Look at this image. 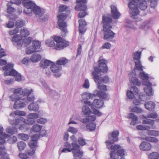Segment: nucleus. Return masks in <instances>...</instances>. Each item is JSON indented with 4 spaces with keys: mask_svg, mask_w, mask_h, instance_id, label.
I'll return each instance as SVG.
<instances>
[{
    "mask_svg": "<svg viewBox=\"0 0 159 159\" xmlns=\"http://www.w3.org/2000/svg\"><path fill=\"white\" fill-rule=\"evenodd\" d=\"M32 91V89L29 90L25 89L24 91L21 88L15 89L13 92V94L10 95L9 98L12 102H14L13 107L15 109L22 108L25 106V98H22L20 96L23 95L24 96H29L31 94Z\"/></svg>",
    "mask_w": 159,
    "mask_h": 159,
    "instance_id": "f257e3e1",
    "label": "nucleus"
},
{
    "mask_svg": "<svg viewBox=\"0 0 159 159\" xmlns=\"http://www.w3.org/2000/svg\"><path fill=\"white\" fill-rule=\"evenodd\" d=\"M98 66L94 68V71L92 72L93 79L96 83L100 82L107 84L109 81V79L107 76L104 77H100L98 75L99 73L101 72L106 73L108 70L107 66V61L104 59L99 58L98 61Z\"/></svg>",
    "mask_w": 159,
    "mask_h": 159,
    "instance_id": "f03ea898",
    "label": "nucleus"
},
{
    "mask_svg": "<svg viewBox=\"0 0 159 159\" xmlns=\"http://www.w3.org/2000/svg\"><path fill=\"white\" fill-rule=\"evenodd\" d=\"M53 40L48 39L46 42V44L53 49L57 50H63L69 45V43L63 38L56 35L52 37Z\"/></svg>",
    "mask_w": 159,
    "mask_h": 159,
    "instance_id": "7ed1b4c3",
    "label": "nucleus"
},
{
    "mask_svg": "<svg viewBox=\"0 0 159 159\" xmlns=\"http://www.w3.org/2000/svg\"><path fill=\"white\" fill-rule=\"evenodd\" d=\"M128 6L129 14L132 16H135L139 14V7L141 10H144L147 8L148 4L143 0H133L128 3Z\"/></svg>",
    "mask_w": 159,
    "mask_h": 159,
    "instance_id": "20e7f679",
    "label": "nucleus"
},
{
    "mask_svg": "<svg viewBox=\"0 0 159 159\" xmlns=\"http://www.w3.org/2000/svg\"><path fill=\"white\" fill-rule=\"evenodd\" d=\"M112 21L111 18L105 15L103 16L102 22L103 23V38L104 39L108 40L112 39L115 37V33L111 30L112 26L110 24Z\"/></svg>",
    "mask_w": 159,
    "mask_h": 159,
    "instance_id": "39448f33",
    "label": "nucleus"
},
{
    "mask_svg": "<svg viewBox=\"0 0 159 159\" xmlns=\"http://www.w3.org/2000/svg\"><path fill=\"white\" fill-rule=\"evenodd\" d=\"M65 148L61 150L62 152L66 153L72 152L75 157H81L83 152L80 150L79 145L76 143H72L71 144L66 142L64 143Z\"/></svg>",
    "mask_w": 159,
    "mask_h": 159,
    "instance_id": "423d86ee",
    "label": "nucleus"
},
{
    "mask_svg": "<svg viewBox=\"0 0 159 159\" xmlns=\"http://www.w3.org/2000/svg\"><path fill=\"white\" fill-rule=\"evenodd\" d=\"M23 4L25 8L24 12L26 14L30 15L33 11L36 16H41L42 15L40 8L32 2H23Z\"/></svg>",
    "mask_w": 159,
    "mask_h": 159,
    "instance_id": "0eeeda50",
    "label": "nucleus"
},
{
    "mask_svg": "<svg viewBox=\"0 0 159 159\" xmlns=\"http://www.w3.org/2000/svg\"><path fill=\"white\" fill-rule=\"evenodd\" d=\"M66 13V14L64 13L58 14L57 16L58 18V25L59 27V28L64 33V34L62 35L63 36H65L66 34L68 32L67 29V25L64 20L66 19L68 15L70 13V11L67 10Z\"/></svg>",
    "mask_w": 159,
    "mask_h": 159,
    "instance_id": "6e6552de",
    "label": "nucleus"
},
{
    "mask_svg": "<svg viewBox=\"0 0 159 159\" xmlns=\"http://www.w3.org/2000/svg\"><path fill=\"white\" fill-rule=\"evenodd\" d=\"M13 65L11 64H8L2 68V69L5 71L4 75L5 76L11 75L15 77L16 80L20 82L21 79V76L14 69H12Z\"/></svg>",
    "mask_w": 159,
    "mask_h": 159,
    "instance_id": "1a4fd4ad",
    "label": "nucleus"
},
{
    "mask_svg": "<svg viewBox=\"0 0 159 159\" xmlns=\"http://www.w3.org/2000/svg\"><path fill=\"white\" fill-rule=\"evenodd\" d=\"M97 86L100 90L97 92V96L101 98L104 99H107V96L105 93L107 90V86L99 82H98Z\"/></svg>",
    "mask_w": 159,
    "mask_h": 159,
    "instance_id": "9d476101",
    "label": "nucleus"
},
{
    "mask_svg": "<svg viewBox=\"0 0 159 159\" xmlns=\"http://www.w3.org/2000/svg\"><path fill=\"white\" fill-rule=\"evenodd\" d=\"M32 47L28 48L26 49V53L28 54H31L35 52H39L37 49H39L41 47L40 43L37 41H34L32 43Z\"/></svg>",
    "mask_w": 159,
    "mask_h": 159,
    "instance_id": "9b49d317",
    "label": "nucleus"
},
{
    "mask_svg": "<svg viewBox=\"0 0 159 159\" xmlns=\"http://www.w3.org/2000/svg\"><path fill=\"white\" fill-rule=\"evenodd\" d=\"M84 103L85 104L91 106L92 108H95L98 109L102 107L104 104L103 100L98 99L94 100L92 103L89 101H85Z\"/></svg>",
    "mask_w": 159,
    "mask_h": 159,
    "instance_id": "f8f14e48",
    "label": "nucleus"
},
{
    "mask_svg": "<svg viewBox=\"0 0 159 159\" xmlns=\"http://www.w3.org/2000/svg\"><path fill=\"white\" fill-rule=\"evenodd\" d=\"M119 134V131L117 130L114 131L111 133H109L108 135L109 138L110 139V136H111L113 139L112 140L113 142L109 140L107 141L106 142V143L107 146H108L110 145L113 143L114 142L117 141L118 140V136Z\"/></svg>",
    "mask_w": 159,
    "mask_h": 159,
    "instance_id": "ddd939ff",
    "label": "nucleus"
},
{
    "mask_svg": "<svg viewBox=\"0 0 159 159\" xmlns=\"http://www.w3.org/2000/svg\"><path fill=\"white\" fill-rule=\"evenodd\" d=\"M75 10L78 11H83V12H80L78 15V17L79 18L83 17L87 15V13L85 11L87 9V6L84 4L81 3L79 5H77L75 7Z\"/></svg>",
    "mask_w": 159,
    "mask_h": 159,
    "instance_id": "4468645a",
    "label": "nucleus"
},
{
    "mask_svg": "<svg viewBox=\"0 0 159 159\" xmlns=\"http://www.w3.org/2000/svg\"><path fill=\"white\" fill-rule=\"evenodd\" d=\"M78 22L79 24V32L81 34H84L87 30L86 26L87 25V24L85 20L83 19H80L79 20Z\"/></svg>",
    "mask_w": 159,
    "mask_h": 159,
    "instance_id": "2eb2a0df",
    "label": "nucleus"
},
{
    "mask_svg": "<svg viewBox=\"0 0 159 159\" xmlns=\"http://www.w3.org/2000/svg\"><path fill=\"white\" fill-rule=\"evenodd\" d=\"M131 90L132 91L128 90L126 94L127 98L130 99H133L134 97V94L138 96L139 93L138 89L135 86L132 87Z\"/></svg>",
    "mask_w": 159,
    "mask_h": 159,
    "instance_id": "dca6fc26",
    "label": "nucleus"
},
{
    "mask_svg": "<svg viewBox=\"0 0 159 159\" xmlns=\"http://www.w3.org/2000/svg\"><path fill=\"white\" fill-rule=\"evenodd\" d=\"M22 39V37L20 35H16L12 38L11 41L14 44H16L18 47H20L23 44Z\"/></svg>",
    "mask_w": 159,
    "mask_h": 159,
    "instance_id": "f3484780",
    "label": "nucleus"
},
{
    "mask_svg": "<svg viewBox=\"0 0 159 159\" xmlns=\"http://www.w3.org/2000/svg\"><path fill=\"white\" fill-rule=\"evenodd\" d=\"M51 66L50 67L51 70L55 74V76L57 77L60 76L61 75V74L59 72L61 69V67L57 66L56 63L55 64L53 62L52 64H51Z\"/></svg>",
    "mask_w": 159,
    "mask_h": 159,
    "instance_id": "a211bd4d",
    "label": "nucleus"
},
{
    "mask_svg": "<svg viewBox=\"0 0 159 159\" xmlns=\"http://www.w3.org/2000/svg\"><path fill=\"white\" fill-rule=\"evenodd\" d=\"M143 84L146 86L144 88V91L146 94L149 96L153 95V93L152 88V84L149 81L143 82Z\"/></svg>",
    "mask_w": 159,
    "mask_h": 159,
    "instance_id": "6ab92c4d",
    "label": "nucleus"
},
{
    "mask_svg": "<svg viewBox=\"0 0 159 159\" xmlns=\"http://www.w3.org/2000/svg\"><path fill=\"white\" fill-rule=\"evenodd\" d=\"M139 148L141 150L144 151L150 150L152 148V145L149 143L145 141L141 142L139 145Z\"/></svg>",
    "mask_w": 159,
    "mask_h": 159,
    "instance_id": "aec40b11",
    "label": "nucleus"
},
{
    "mask_svg": "<svg viewBox=\"0 0 159 159\" xmlns=\"http://www.w3.org/2000/svg\"><path fill=\"white\" fill-rule=\"evenodd\" d=\"M111 12L112 18L116 19L119 18L120 16V14L118 11L115 6L112 5L111 6Z\"/></svg>",
    "mask_w": 159,
    "mask_h": 159,
    "instance_id": "412c9836",
    "label": "nucleus"
},
{
    "mask_svg": "<svg viewBox=\"0 0 159 159\" xmlns=\"http://www.w3.org/2000/svg\"><path fill=\"white\" fill-rule=\"evenodd\" d=\"M108 147V146H107ZM121 148V147L119 144H115L111 145L110 148L108 147V149H110L111 151L110 153V157L112 158L116 155L115 151Z\"/></svg>",
    "mask_w": 159,
    "mask_h": 159,
    "instance_id": "4be33fe9",
    "label": "nucleus"
},
{
    "mask_svg": "<svg viewBox=\"0 0 159 159\" xmlns=\"http://www.w3.org/2000/svg\"><path fill=\"white\" fill-rule=\"evenodd\" d=\"M52 63V62L45 60L44 61H41L40 63V67L43 68H47L48 66H51Z\"/></svg>",
    "mask_w": 159,
    "mask_h": 159,
    "instance_id": "5701e85b",
    "label": "nucleus"
},
{
    "mask_svg": "<svg viewBox=\"0 0 159 159\" xmlns=\"http://www.w3.org/2000/svg\"><path fill=\"white\" fill-rule=\"evenodd\" d=\"M145 107L147 110L151 111L153 110L155 106V103L152 101L146 102L145 103Z\"/></svg>",
    "mask_w": 159,
    "mask_h": 159,
    "instance_id": "b1692460",
    "label": "nucleus"
},
{
    "mask_svg": "<svg viewBox=\"0 0 159 159\" xmlns=\"http://www.w3.org/2000/svg\"><path fill=\"white\" fill-rule=\"evenodd\" d=\"M68 62V60L65 57H62L58 60L56 62L57 65L60 67L61 65H65Z\"/></svg>",
    "mask_w": 159,
    "mask_h": 159,
    "instance_id": "393cba45",
    "label": "nucleus"
},
{
    "mask_svg": "<svg viewBox=\"0 0 159 159\" xmlns=\"http://www.w3.org/2000/svg\"><path fill=\"white\" fill-rule=\"evenodd\" d=\"M128 118L131 119L132 120V121L130 123L131 125H135L136 123V121L138 120V118L137 116L132 113H129L128 115Z\"/></svg>",
    "mask_w": 159,
    "mask_h": 159,
    "instance_id": "a878e982",
    "label": "nucleus"
},
{
    "mask_svg": "<svg viewBox=\"0 0 159 159\" xmlns=\"http://www.w3.org/2000/svg\"><path fill=\"white\" fill-rule=\"evenodd\" d=\"M28 108L30 111H37L39 110V107L36 103L32 102L28 106Z\"/></svg>",
    "mask_w": 159,
    "mask_h": 159,
    "instance_id": "bb28decb",
    "label": "nucleus"
},
{
    "mask_svg": "<svg viewBox=\"0 0 159 159\" xmlns=\"http://www.w3.org/2000/svg\"><path fill=\"white\" fill-rule=\"evenodd\" d=\"M41 58V56L40 55L35 53L32 56L30 60L32 62H36L40 61Z\"/></svg>",
    "mask_w": 159,
    "mask_h": 159,
    "instance_id": "cd10ccee",
    "label": "nucleus"
},
{
    "mask_svg": "<svg viewBox=\"0 0 159 159\" xmlns=\"http://www.w3.org/2000/svg\"><path fill=\"white\" fill-rule=\"evenodd\" d=\"M8 137V135L6 134L0 135V147H4L3 144L5 143V139L7 138Z\"/></svg>",
    "mask_w": 159,
    "mask_h": 159,
    "instance_id": "c85d7f7f",
    "label": "nucleus"
},
{
    "mask_svg": "<svg viewBox=\"0 0 159 159\" xmlns=\"http://www.w3.org/2000/svg\"><path fill=\"white\" fill-rule=\"evenodd\" d=\"M20 34L22 37H25L29 35L30 32L26 29L23 28L21 29Z\"/></svg>",
    "mask_w": 159,
    "mask_h": 159,
    "instance_id": "c756f323",
    "label": "nucleus"
},
{
    "mask_svg": "<svg viewBox=\"0 0 159 159\" xmlns=\"http://www.w3.org/2000/svg\"><path fill=\"white\" fill-rule=\"evenodd\" d=\"M149 159H159V154L156 152L150 153L148 156Z\"/></svg>",
    "mask_w": 159,
    "mask_h": 159,
    "instance_id": "7c9ffc66",
    "label": "nucleus"
},
{
    "mask_svg": "<svg viewBox=\"0 0 159 159\" xmlns=\"http://www.w3.org/2000/svg\"><path fill=\"white\" fill-rule=\"evenodd\" d=\"M20 120L22 121L23 120V122L25 124L29 125H32L35 122V121L34 120H31L30 119L28 118L27 119H25L22 117H21L20 118Z\"/></svg>",
    "mask_w": 159,
    "mask_h": 159,
    "instance_id": "2f4dec72",
    "label": "nucleus"
},
{
    "mask_svg": "<svg viewBox=\"0 0 159 159\" xmlns=\"http://www.w3.org/2000/svg\"><path fill=\"white\" fill-rule=\"evenodd\" d=\"M82 110L84 114L86 115H89L91 113V111L89 108L86 106H84L82 107Z\"/></svg>",
    "mask_w": 159,
    "mask_h": 159,
    "instance_id": "473e14b6",
    "label": "nucleus"
},
{
    "mask_svg": "<svg viewBox=\"0 0 159 159\" xmlns=\"http://www.w3.org/2000/svg\"><path fill=\"white\" fill-rule=\"evenodd\" d=\"M86 127L89 131H93L95 129L96 124L94 122L88 123L86 125Z\"/></svg>",
    "mask_w": 159,
    "mask_h": 159,
    "instance_id": "72a5a7b5",
    "label": "nucleus"
},
{
    "mask_svg": "<svg viewBox=\"0 0 159 159\" xmlns=\"http://www.w3.org/2000/svg\"><path fill=\"white\" fill-rule=\"evenodd\" d=\"M6 131L10 134H13L17 132V130L15 127H9L7 129Z\"/></svg>",
    "mask_w": 159,
    "mask_h": 159,
    "instance_id": "f704fd0d",
    "label": "nucleus"
},
{
    "mask_svg": "<svg viewBox=\"0 0 159 159\" xmlns=\"http://www.w3.org/2000/svg\"><path fill=\"white\" fill-rule=\"evenodd\" d=\"M131 81L134 85L140 86L141 84V81L135 77H132L131 79Z\"/></svg>",
    "mask_w": 159,
    "mask_h": 159,
    "instance_id": "c9c22d12",
    "label": "nucleus"
},
{
    "mask_svg": "<svg viewBox=\"0 0 159 159\" xmlns=\"http://www.w3.org/2000/svg\"><path fill=\"white\" fill-rule=\"evenodd\" d=\"M17 145L18 148L20 151L23 150L26 146L25 143L24 142L22 141L18 142Z\"/></svg>",
    "mask_w": 159,
    "mask_h": 159,
    "instance_id": "e433bc0d",
    "label": "nucleus"
},
{
    "mask_svg": "<svg viewBox=\"0 0 159 159\" xmlns=\"http://www.w3.org/2000/svg\"><path fill=\"white\" fill-rule=\"evenodd\" d=\"M11 2H8L7 4V12L9 14L12 13L14 11V8L11 7V5L12 4Z\"/></svg>",
    "mask_w": 159,
    "mask_h": 159,
    "instance_id": "4c0bfd02",
    "label": "nucleus"
},
{
    "mask_svg": "<svg viewBox=\"0 0 159 159\" xmlns=\"http://www.w3.org/2000/svg\"><path fill=\"white\" fill-rule=\"evenodd\" d=\"M144 118L146 119L147 118H156L158 116L156 112H153L148 114L147 115V116H145L144 115L142 116Z\"/></svg>",
    "mask_w": 159,
    "mask_h": 159,
    "instance_id": "58836bf2",
    "label": "nucleus"
},
{
    "mask_svg": "<svg viewBox=\"0 0 159 159\" xmlns=\"http://www.w3.org/2000/svg\"><path fill=\"white\" fill-rule=\"evenodd\" d=\"M42 126L37 124L34 125L32 128V130L34 132H38L40 131L42 129Z\"/></svg>",
    "mask_w": 159,
    "mask_h": 159,
    "instance_id": "ea45409f",
    "label": "nucleus"
},
{
    "mask_svg": "<svg viewBox=\"0 0 159 159\" xmlns=\"http://www.w3.org/2000/svg\"><path fill=\"white\" fill-rule=\"evenodd\" d=\"M17 137L19 139L24 141H26L29 139L28 135L24 134H18Z\"/></svg>",
    "mask_w": 159,
    "mask_h": 159,
    "instance_id": "a19ab883",
    "label": "nucleus"
},
{
    "mask_svg": "<svg viewBox=\"0 0 159 159\" xmlns=\"http://www.w3.org/2000/svg\"><path fill=\"white\" fill-rule=\"evenodd\" d=\"M27 116L28 119L34 120L38 118L39 115L35 113H31L29 114Z\"/></svg>",
    "mask_w": 159,
    "mask_h": 159,
    "instance_id": "79ce46f5",
    "label": "nucleus"
},
{
    "mask_svg": "<svg viewBox=\"0 0 159 159\" xmlns=\"http://www.w3.org/2000/svg\"><path fill=\"white\" fill-rule=\"evenodd\" d=\"M145 140L150 142L157 143L158 142V140L156 138L150 137H146Z\"/></svg>",
    "mask_w": 159,
    "mask_h": 159,
    "instance_id": "37998d69",
    "label": "nucleus"
},
{
    "mask_svg": "<svg viewBox=\"0 0 159 159\" xmlns=\"http://www.w3.org/2000/svg\"><path fill=\"white\" fill-rule=\"evenodd\" d=\"M130 111L132 112H136L138 113H141L143 111L142 109L137 107H134Z\"/></svg>",
    "mask_w": 159,
    "mask_h": 159,
    "instance_id": "c03bdc74",
    "label": "nucleus"
},
{
    "mask_svg": "<svg viewBox=\"0 0 159 159\" xmlns=\"http://www.w3.org/2000/svg\"><path fill=\"white\" fill-rule=\"evenodd\" d=\"M135 67L137 70L139 71L143 70V66L141 64V62L140 60L138 61L137 62H135Z\"/></svg>",
    "mask_w": 159,
    "mask_h": 159,
    "instance_id": "a18cd8bd",
    "label": "nucleus"
},
{
    "mask_svg": "<svg viewBox=\"0 0 159 159\" xmlns=\"http://www.w3.org/2000/svg\"><path fill=\"white\" fill-rule=\"evenodd\" d=\"M29 145L32 149L35 148L37 146V141L31 139L29 143Z\"/></svg>",
    "mask_w": 159,
    "mask_h": 159,
    "instance_id": "49530a36",
    "label": "nucleus"
},
{
    "mask_svg": "<svg viewBox=\"0 0 159 159\" xmlns=\"http://www.w3.org/2000/svg\"><path fill=\"white\" fill-rule=\"evenodd\" d=\"M25 22L23 20H19L16 21V26L18 29L24 26Z\"/></svg>",
    "mask_w": 159,
    "mask_h": 159,
    "instance_id": "de8ad7c7",
    "label": "nucleus"
},
{
    "mask_svg": "<svg viewBox=\"0 0 159 159\" xmlns=\"http://www.w3.org/2000/svg\"><path fill=\"white\" fill-rule=\"evenodd\" d=\"M136 128L138 130H148L150 129V127L147 125L143 126L142 125H139L137 126Z\"/></svg>",
    "mask_w": 159,
    "mask_h": 159,
    "instance_id": "09e8293b",
    "label": "nucleus"
},
{
    "mask_svg": "<svg viewBox=\"0 0 159 159\" xmlns=\"http://www.w3.org/2000/svg\"><path fill=\"white\" fill-rule=\"evenodd\" d=\"M142 123L143 124H150L153 126L154 124V120L151 119L144 120Z\"/></svg>",
    "mask_w": 159,
    "mask_h": 159,
    "instance_id": "8fccbe9b",
    "label": "nucleus"
},
{
    "mask_svg": "<svg viewBox=\"0 0 159 159\" xmlns=\"http://www.w3.org/2000/svg\"><path fill=\"white\" fill-rule=\"evenodd\" d=\"M139 76L141 79L143 80H148L149 79V77L148 75L143 72L140 73L139 74Z\"/></svg>",
    "mask_w": 159,
    "mask_h": 159,
    "instance_id": "3c124183",
    "label": "nucleus"
},
{
    "mask_svg": "<svg viewBox=\"0 0 159 159\" xmlns=\"http://www.w3.org/2000/svg\"><path fill=\"white\" fill-rule=\"evenodd\" d=\"M91 94L86 92L83 93L82 95V98L84 100H87L90 98Z\"/></svg>",
    "mask_w": 159,
    "mask_h": 159,
    "instance_id": "603ef678",
    "label": "nucleus"
},
{
    "mask_svg": "<svg viewBox=\"0 0 159 159\" xmlns=\"http://www.w3.org/2000/svg\"><path fill=\"white\" fill-rule=\"evenodd\" d=\"M148 134L150 135L157 136L159 135V131L154 130H149Z\"/></svg>",
    "mask_w": 159,
    "mask_h": 159,
    "instance_id": "864d4df0",
    "label": "nucleus"
},
{
    "mask_svg": "<svg viewBox=\"0 0 159 159\" xmlns=\"http://www.w3.org/2000/svg\"><path fill=\"white\" fill-rule=\"evenodd\" d=\"M20 119H16L15 120H9L10 123L13 125H17L20 122Z\"/></svg>",
    "mask_w": 159,
    "mask_h": 159,
    "instance_id": "5fc2aeb1",
    "label": "nucleus"
},
{
    "mask_svg": "<svg viewBox=\"0 0 159 159\" xmlns=\"http://www.w3.org/2000/svg\"><path fill=\"white\" fill-rule=\"evenodd\" d=\"M31 38L30 37H28V38L22 41L23 43L25 44V46H27V45L30 44L31 42Z\"/></svg>",
    "mask_w": 159,
    "mask_h": 159,
    "instance_id": "6e6d98bb",
    "label": "nucleus"
},
{
    "mask_svg": "<svg viewBox=\"0 0 159 159\" xmlns=\"http://www.w3.org/2000/svg\"><path fill=\"white\" fill-rule=\"evenodd\" d=\"M141 52H135L134 53L133 58L134 59H136L138 61L139 60L140 58Z\"/></svg>",
    "mask_w": 159,
    "mask_h": 159,
    "instance_id": "4d7b16f0",
    "label": "nucleus"
},
{
    "mask_svg": "<svg viewBox=\"0 0 159 159\" xmlns=\"http://www.w3.org/2000/svg\"><path fill=\"white\" fill-rule=\"evenodd\" d=\"M15 115L25 116L26 115L25 112L23 111H16L14 112Z\"/></svg>",
    "mask_w": 159,
    "mask_h": 159,
    "instance_id": "13d9d810",
    "label": "nucleus"
},
{
    "mask_svg": "<svg viewBox=\"0 0 159 159\" xmlns=\"http://www.w3.org/2000/svg\"><path fill=\"white\" fill-rule=\"evenodd\" d=\"M88 123H92L96 119L95 116H90L87 117Z\"/></svg>",
    "mask_w": 159,
    "mask_h": 159,
    "instance_id": "bf43d9fd",
    "label": "nucleus"
},
{
    "mask_svg": "<svg viewBox=\"0 0 159 159\" xmlns=\"http://www.w3.org/2000/svg\"><path fill=\"white\" fill-rule=\"evenodd\" d=\"M6 152L5 148L4 147H0V156H1V157L5 156Z\"/></svg>",
    "mask_w": 159,
    "mask_h": 159,
    "instance_id": "052dcab7",
    "label": "nucleus"
},
{
    "mask_svg": "<svg viewBox=\"0 0 159 159\" xmlns=\"http://www.w3.org/2000/svg\"><path fill=\"white\" fill-rule=\"evenodd\" d=\"M19 32V30L17 28H15L14 30H11L9 33L10 35H14L18 33Z\"/></svg>",
    "mask_w": 159,
    "mask_h": 159,
    "instance_id": "680f3d73",
    "label": "nucleus"
},
{
    "mask_svg": "<svg viewBox=\"0 0 159 159\" xmlns=\"http://www.w3.org/2000/svg\"><path fill=\"white\" fill-rule=\"evenodd\" d=\"M68 8L65 5H61L59 7V12H62L66 10Z\"/></svg>",
    "mask_w": 159,
    "mask_h": 159,
    "instance_id": "e2e57ef3",
    "label": "nucleus"
},
{
    "mask_svg": "<svg viewBox=\"0 0 159 159\" xmlns=\"http://www.w3.org/2000/svg\"><path fill=\"white\" fill-rule=\"evenodd\" d=\"M111 47V44L108 42L105 43L101 47V48L102 49H110Z\"/></svg>",
    "mask_w": 159,
    "mask_h": 159,
    "instance_id": "0e129e2a",
    "label": "nucleus"
},
{
    "mask_svg": "<svg viewBox=\"0 0 159 159\" xmlns=\"http://www.w3.org/2000/svg\"><path fill=\"white\" fill-rule=\"evenodd\" d=\"M92 108V109L93 111V113L95 115H97L98 116H100L102 115V113L99 111L95 108Z\"/></svg>",
    "mask_w": 159,
    "mask_h": 159,
    "instance_id": "69168bd1",
    "label": "nucleus"
},
{
    "mask_svg": "<svg viewBox=\"0 0 159 159\" xmlns=\"http://www.w3.org/2000/svg\"><path fill=\"white\" fill-rule=\"evenodd\" d=\"M68 131L73 134H76L77 132V130L76 128L72 127H70Z\"/></svg>",
    "mask_w": 159,
    "mask_h": 159,
    "instance_id": "338daca9",
    "label": "nucleus"
},
{
    "mask_svg": "<svg viewBox=\"0 0 159 159\" xmlns=\"http://www.w3.org/2000/svg\"><path fill=\"white\" fill-rule=\"evenodd\" d=\"M19 156L21 159H30L29 157L27 156L26 154L23 153H20Z\"/></svg>",
    "mask_w": 159,
    "mask_h": 159,
    "instance_id": "774afa93",
    "label": "nucleus"
}]
</instances>
